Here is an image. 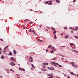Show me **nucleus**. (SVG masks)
<instances>
[{
	"instance_id": "nucleus-19",
	"label": "nucleus",
	"mask_w": 78,
	"mask_h": 78,
	"mask_svg": "<svg viewBox=\"0 0 78 78\" xmlns=\"http://www.w3.org/2000/svg\"><path fill=\"white\" fill-rule=\"evenodd\" d=\"M48 5H52V2H49L48 3Z\"/></svg>"
},
{
	"instance_id": "nucleus-64",
	"label": "nucleus",
	"mask_w": 78,
	"mask_h": 78,
	"mask_svg": "<svg viewBox=\"0 0 78 78\" xmlns=\"http://www.w3.org/2000/svg\"><path fill=\"white\" fill-rule=\"evenodd\" d=\"M18 66H20V64H18Z\"/></svg>"
},
{
	"instance_id": "nucleus-52",
	"label": "nucleus",
	"mask_w": 78,
	"mask_h": 78,
	"mask_svg": "<svg viewBox=\"0 0 78 78\" xmlns=\"http://www.w3.org/2000/svg\"><path fill=\"white\" fill-rule=\"evenodd\" d=\"M17 77L18 78H20V76H17Z\"/></svg>"
},
{
	"instance_id": "nucleus-35",
	"label": "nucleus",
	"mask_w": 78,
	"mask_h": 78,
	"mask_svg": "<svg viewBox=\"0 0 78 78\" xmlns=\"http://www.w3.org/2000/svg\"><path fill=\"white\" fill-rule=\"evenodd\" d=\"M73 45V43H71L70 44V46H72V45Z\"/></svg>"
},
{
	"instance_id": "nucleus-17",
	"label": "nucleus",
	"mask_w": 78,
	"mask_h": 78,
	"mask_svg": "<svg viewBox=\"0 0 78 78\" xmlns=\"http://www.w3.org/2000/svg\"><path fill=\"white\" fill-rule=\"evenodd\" d=\"M37 41H39V42H42V40L39 39H37Z\"/></svg>"
},
{
	"instance_id": "nucleus-39",
	"label": "nucleus",
	"mask_w": 78,
	"mask_h": 78,
	"mask_svg": "<svg viewBox=\"0 0 78 78\" xmlns=\"http://www.w3.org/2000/svg\"><path fill=\"white\" fill-rule=\"evenodd\" d=\"M52 51H56V49H53L52 50Z\"/></svg>"
},
{
	"instance_id": "nucleus-27",
	"label": "nucleus",
	"mask_w": 78,
	"mask_h": 78,
	"mask_svg": "<svg viewBox=\"0 0 78 78\" xmlns=\"http://www.w3.org/2000/svg\"><path fill=\"white\" fill-rule=\"evenodd\" d=\"M33 23V22H29V23H30V24H32Z\"/></svg>"
},
{
	"instance_id": "nucleus-43",
	"label": "nucleus",
	"mask_w": 78,
	"mask_h": 78,
	"mask_svg": "<svg viewBox=\"0 0 78 78\" xmlns=\"http://www.w3.org/2000/svg\"><path fill=\"white\" fill-rule=\"evenodd\" d=\"M0 41H3V40H2V39H0Z\"/></svg>"
},
{
	"instance_id": "nucleus-47",
	"label": "nucleus",
	"mask_w": 78,
	"mask_h": 78,
	"mask_svg": "<svg viewBox=\"0 0 78 78\" xmlns=\"http://www.w3.org/2000/svg\"><path fill=\"white\" fill-rule=\"evenodd\" d=\"M39 27H40V28H41V27H42V25H40Z\"/></svg>"
},
{
	"instance_id": "nucleus-21",
	"label": "nucleus",
	"mask_w": 78,
	"mask_h": 78,
	"mask_svg": "<svg viewBox=\"0 0 78 78\" xmlns=\"http://www.w3.org/2000/svg\"><path fill=\"white\" fill-rule=\"evenodd\" d=\"M10 59H11V60H12V61H13L14 60V58H13V57L11 58Z\"/></svg>"
},
{
	"instance_id": "nucleus-32",
	"label": "nucleus",
	"mask_w": 78,
	"mask_h": 78,
	"mask_svg": "<svg viewBox=\"0 0 78 78\" xmlns=\"http://www.w3.org/2000/svg\"><path fill=\"white\" fill-rule=\"evenodd\" d=\"M54 53V52H53V51H51V53Z\"/></svg>"
},
{
	"instance_id": "nucleus-26",
	"label": "nucleus",
	"mask_w": 78,
	"mask_h": 78,
	"mask_svg": "<svg viewBox=\"0 0 78 78\" xmlns=\"http://www.w3.org/2000/svg\"><path fill=\"white\" fill-rule=\"evenodd\" d=\"M9 55L10 56L12 55V53L10 52V53L9 54Z\"/></svg>"
},
{
	"instance_id": "nucleus-1",
	"label": "nucleus",
	"mask_w": 78,
	"mask_h": 78,
	"mask_svg": "<svg viewBox=\"0 0 78 78\" xmlns=\"http://www.w3.org/2000/svg\"><path fill=\"white\" fill-rule=\"evenodd\" d=\"M71 64H72L73 66L74 67H78L77 66H75V63L73 62H71Z\"/></svg>"
},
{
	"instance_id": "nucleus-10",
	"label": "nucleus",
	"mask_w": 78,
	"mask_h": 78,
	"mask_svg": "<svg viewBox=\"0 0 78 78\" xmlns=\"http://www.w3.org/2000/svg\"><path fill=\"white\" fill-rule=\"evenodd\" d=\"M50 76V77H48V78H53V75H52Z\"/></svg>"
},
{
	"instance_id": "nucleus-29",
	"label": "nucleus",
	"mask_w": 78,
	"mask_h": 78,
	"mask_svg": "<svg viewBox=\"0 0 78 78\" xmlns=\"http://www.w3.org/2000/svg\"><path fill=\"white\" fill-rule=\"evenodd\" d=\"M31 66H32V67H34V68H35V67H34V65H33V64H32L31 65Z\"/></svg>"
},
{
	"instance_id": "nucleus-6",
	"label": "nucleus",
	"mask_w": 78,
	"mask_h": 78,
	"mask_svg": "<svg viewBox=\"0 0 78 78\" xmlns=\"http://www.w3.org/2000/svg\"><path fill=\"white\" fill-rule=\"evenodd\" d=\"M41 70L42 71H44V72H46V71H47V69H42Z\"/></svg>"
},
{
	"instance_id": "nucleus-44",
	"label": "nucleus",
	"mask_w": 78,
	"mask_h": 78,
	"mask_svg": "<svg viewBox=\"0 0 78 78\" xmlns=\"http://www.w3.org/2000/svg\"><path fill=\"white\" fill-rule=\"evenodd\" d=\"M16 61V59H14L12 61Z\"/></svg>"
},
{
	"instance_id": "nucleus-41",
	"label": "nucleus",
	"mask_w": 78,
	"mask_h": 78,
	"mask_svg": "<svg viewBox=\"0 0 78 78\" xmlns=\"http://www.w3.org/2000/svg\"><path fill=\"white\" fill-rule=\"evenodd\" d=\"M43 68H46V67H45V66H43Z\"/></svg>"
},
{
	"instance_id": "nucleus-53",
	"label": "nucleus",
	"mask_w": 78,
	"mask_h": 78,
	"mask_svg": "<svg viewBox=\"0 0 78 78\" xmlns=\"http://www.w3.org/2000/svg\"><path fill=\"white\" fill-rule=\"evenodd\" d=\"M49 2H52V1H48Z\"/></svg>"
},
{
	"instance_id": "nucleus-63",
	"label": "nucleus",
	"mask_w": 78,
	"mask_h": 78,
	"mask_svg": "<svg viewBox=\"0 0 78 78\" xmlns=\"http://www.w3.org/2000/svg\"><path fill=\"white\" fill-rule=\"evenodd\" d=\"M77 76V77H78V75L77 74V75H76Z\"/></svg>"
},
{
	"instance_id": "nucleus-5",
	"label": "nucleus",
	"mask_w": 78,
	"mask_h": 78,
	"mask_svg": "<svg viewBox=\"0 0 78 78\" xmlns=\"http://www.w3.org/2000/svg\"><path fill=\"white\" fill-rule=\"evenodd\" d=\"M19 69L20 70H23V71H25V69H24L23 68H19Z\"/></svg>"
},
{
	"instance_id": "nucleus-45",
	"label": "nucleus",
	"mask_w": 78,
	"mask_h": 78,
	"mask_svg": "<svg viewBox=\"0 0 78 78\" xmlns=\"http://www.w3.org/2000/svg\"><path fill=\"white\" fill-rule=\"evenodd\" d=\"M71 33H73V30H72L71 31Z\"/></svg>"
},
{
	"instance_id": "nucleus-30",
	"label": "nucleus",
	"mask_w": 78,
	"mask_h": 78,
	"mask_svg": "<svg viewBox=\"0 0 78 78\" xmlns=\"http://www.w3.org/2000/svg\"><path fill=\"white\" fill-rule=\"evenodd\" d=\"M74 37L75 38H76V39H78V37L76 36H74Z\"/></svg>"
},
{
	"instance_id": "nucleus-57",
	"label": "nucleus",
	"mask_w": 78,
	"mask_h": 78,
	"mask_svg": "<svg viewBox=\"0 0 78 78\" xmlns=\"http://www.w3.org/2000/svg\"><path fill=\"white\" fill-rule=\"evenodd\" d=\"M30 11H33V10L32 9H30Z\"/></svg>"
},
{
	"instance_id": "nucleus-22",
	"label": "nucleus",
	"mask_w": 78,
	"mask_h": 78,
	"mask_svg": "<svg viewBox=\"0 0 78 78\" xmlns=\"http://www.w3.org/2000/svg\"><path fill=\"white\" fill-rule=\"evenodd\" d=\"M58 67H62V66H61V65H59L58 64Z\"/></svg>"
},
{
	"instance_id": "nucleus-20",
	"label": "nucleus",
	"mask_w": 78,
	"mask_h": 78,
	"mask_svg": "<svg viewBox=\"0 0 78 78\" xmlns=\"http://www.w3.org/2000/svg\"><path fill=\"white\" fill-rule=\"evenodd\" d=\"M78 30V27H76L75 29L74 30L75 31H76V30Z\"/></svg>"
},
{
	"instance_id": "nucleus-37",
	"label": "nucleus",
	"mask_w": 78,
	"mask_h": 78,
	"mask_svg": "<svg viewBox=\"0 0 78 78\" xmlns=\"http://www.w3.org/2000/svg\"><path fill=\"white\" fill-rule=\"evenodd\" d=\"M51 45H49V46H48V48H51Z\"/></svg>"
},
{
	"instance_id": "nucleus-16",
	"label": "nucleus",
	"mask_w": 78,
	"mask_h": 78,
	"mask_svg": "<svg viewBox=\"0 0 78 78\" xmlns=\"http://www.w3.org/2000/svg\"><path fill=\"white\" fill-rule=\"evenodd\" d=\"M51 29H52V31H55V29L53 27H51Z\"/></svg>"
},
{
	"instance_id": "nucleus-11",
	"label": "nucleus",
	"mask_w": 78,
	"mask_h": 78,
	"mask_svg": "<svg viewBox=\"0 0 78 78\" xmlns=\"http://www.w3.org/2000/svg\"><path fill=\"white\" fill-rule=\"evenodd\" d=\"M69 36V35H66L65 37V39H67L68 37Z\"/></svg>"
},
{
	"instance_id": "nucleus-34",
	"label": "nucleus",
	"mask_w": 78,
	"mask_h": 78,
	"mask_svg": "<svg viewBox=\"0 0 78 78\" xmlns=\"http://www.w3.org/2000/svg\"><path fill=\"white\" fill-rule=\"evenodd\" d=\"M76 2V0H74V1H73V3H74V2Z\"/></svg>"
},
{
	"instance_id": "nucleus-48",
	"label": "nucleus",
	"mask_w": 78,
	"mask_h": 78,
	"mask_svg": "<svg viewBox=\"0 0 78 78\" xmlns=\"http://www.w3.org/2000/svg\"><path fill=\"white\" fill-rule=\"evenodd\" d=\"M54 48H55L52 47V48L51 49H54Z\"/></svg>"
},
{
	"instance_id": "nucleus-13",
	"label": "nucleus",
	"mask_w": 78,
	"mask_h": 78,
	"mask_svg": "<svg viewBox=\"0 0 78 78\" xmlns=\"http://www.w3.org/2000/svg\"><path fill=\"white\" fill-rule=\"evenodd\" d=\"M1 58H2V59H4L5 58V57L3 56V55H2L1 57Z\"/></svg>"
},
{
	"instance_id": "nucleus-28",
	"label": "nucleus",
	"mask_w": 78,
	"mask_h": 78,
	"mask_svg": "<svg viewBox=\"0 0 78 78\" xmlns=\"http://www.w3.org/2000/svg\"><path fill=\"white\" fill-rule=\"evenodd\" d=\"M45 3V4H48V1H46Z\"/></svg>"
},
{
	"instance_id": "nucleus-61",
	"label": "nucleus",
	"mask_w": 78,
	"mask_h": 78,
	"mask_svg": "<svg viewBox=\"0 0 78 78\" xmlns=\"http://www.w3.org/2000/svg\"><path fill=\"white\" fill-rule=\"evenodd\" d=\"M61 35H63V34H61Z\"/></svg>"
},
{
	"instance_id": "nucleus-42",
	"label": "nucleus",
	"mask_w": 78,
	"mask_h": 78,
	"mask_svg": "<svg viewBox=\"0 0 78 78\" xmlns=\"http://www.w3.org/2000/svg\"><path fill=\"white\" fill-rule=\"evenodd\" d=\"M23 28H25V26L23 25Z\"/></svg>"
},
{
	"instance_id": "nucleus-46",
	"label": "nucleus",
	"mask_w": 78,
	"mask_h": 78,
	"mask_svg": "<svg viewBox=\"0 0 78 78\" xmlns=\"http://www.w3.org/2000/svg\"><path fill=\"white\" fill-rule=\"evenodd\" d=\"M27 20H24V22H27Z\"/></svg>"
},
{
	"instance_id": "nucleus-4",
	"label": "nucleus",
	"mask_w": 78,
	"mask_h": 78,
	"mask_svg": "<svg viewBox=\"0 0 78 78\" xmlns=\"http://www.w3.org/2000/svg\"><path fill=\"white\" fill-rule=\"evenodd\" d=\"M48 69L49 70H54V68L52 67L51 68H50L48 67Z\"/></svg>"
},
{
	"instance_id": "nucleus-2",
	"label": "nucleus",
	"mask_w": 78,
	"mask_h": 78,
	"mask_svg": "<svg viewBox=\"0 0 78 78\" xmlns=\"http://www.w3.org/2000/svg\"><path fill=\"white\" fill-rule=\"evenodd\" d=\"M29 59H30L31 60H29V61L30 62H33V57L31 56H30L29 58Z\"/></svg>"
},
{
	"instance_id": "nucleus-33",
	"label": "nucleus",
	"mask_w": 78,
	"mask_h": 78,
	"mask_svg": "<svg viewBox=\"0 0 78 78\" xmlns=\"http://www.w3.org/2000/svg\"><path fill=\"white\" fill-rule=\"evenodd\" d=\"M64 28V30H67V28L66 27H65Z\"/></svg>"
},
{
	"instance_id": "nucleus-18",
	"label": "nucleus",
	"mask_w": 78,
	"mask_h": 78,
	"mask_svg": "<svg viewBox=\"0 0 78 78\" xmlns=\"http://www.w3.org/2000/svg\"><path fill=\"white\" fill-rule=\"evenodd\" d=\"M51 64H52V65L55 64V62H51Z\"/></svg>"
},
{
	"instance_id": "nucleus-23",
	"label": "nucleus",
	"mask_w": 78,
	"mask_h": 78,
	"mask_svg": "<svg viewBox=\"0 0 78 78\" xmlns=\"http://www.w3.org/2000/svg\"><path fill=\"white\" fill-rule=\"evenodd\" d=\"M31 31H32V32H33V30L32 29H30L29 30V32H31Z\"/></svg>"
},
{
	"instance_id": "nucleus-7",
	"label": "nucleus",
	"mask_w": 78,
	"mask_h": 78,
	"mask_svg": "<svg viewBox=\"0 0 78 78\" xmlns=\"http://www.w3.org/2000/svg\"><path fill=\"white\" fill-rule=\"evenodd\" d=\"M43 65H44V66H47V65H48V63H44L43 64Z\"/></svg>"
},
{
	"instance_id": "nucleus-40",
	"label": "nucleus",
	"mask_w": 78,
	"mask_h": 78,
	"mask_svg": "<svg viewBox=\"0 0 78 78\" xmlns=\"http://www.w3.org/2000/svg\"><path fill=\"white\" fill-rule=\"evenodd\" d=\"M52 59H53V60H56V58H53Z\"/></svg>"
},
{
	"instance_id": "nucleus-55",
	"label": "nucleus",
	"mask_w": 78,
	"mask_h": 78,
	"mask_svg": "<svg viewBox=\"0 0 78 78\" xmlns=\"http://www.w3.org/2000/svg\"><path fill=\"white\" fill-rule=\"evenodd\" d=\"M18 75V76H20V75L18 74H16Z\"/></svg>"
},
{
	"instance_id": "nucleus-3",
	"label": "nucleus",
	"mask_w": 78,
	"mask_h": 78,
	"mask_svg": "<svg viewBox=\"0 0 78 78\" xmlns=\"http://www.w3.org/2000/svg\"><path fill=\"white\" fill-rule=\"evenodd\" d=\"M10 65H11V66H14V65H15V64H14L13 62H11L9 63Z\"/></svg>"
},
{
	"instance_id": "nucleus-14",
	"label": "nucleus",
	"mask_w": 78,
	"mask_h": 78,
	"mask_svg": "<svg viewBox=\"0 0 78 78\" xmlns=\"http://www.w3.org/2000/svg\"><path fill=\"white\" fill-rule=\"evenodd\" d=\"M54 37L55 39H57V37H56V35H55V34H54Z\"/></svg>"
},
{
	"instance_id": "nucleus-25",
	"label": "nucleus",
	"mask_w": 78,
	"mask_h": 78,
	"mask_svg": "<svg viewBox=\"0 0 78 78\" xmlns=\"http://www.w3.org/2000/svg\"><path fill=\"white\" fill-rule=\"evenodd\" d=\"M53 33L54 34H56V31L55 30L53 32Z\"/></svg>"
},
{
	"instance_id": "nucleus-56",
	"label": "nucleus",
	"mask_w": 78,
	"mask_h": 78,
	"mask_svg": "<svg viewBox=\"0 0 78 78\" xmlns=\"http://www.w3.org/2000/svg\"><path fill=\"white\" fill-rule=\"evenodd\" d=\"M10 70L11 71H12V69H10Z\"/></svg>"
},
{
	"instance_id": "nucleus-58",
	"label": "nucleus",
	"mask_w": 78,
	"mask_h": 78,
	"mask_svg": "<svg viewBox=\"0 0 78 78\" xmlns=\"http://www.w3.org/2000/svg\"><path fill=\"white\" fill-rule=\"evenodd\" d=\"M70 30H72V27L70 28Z\"/></svg>"
},
{
	"instance_id": "nucleus-8",
	"label": "nucleus",
	"mask_w": 78,
	"mask_h": 78,
	"mask_svg": "<svg viewBox=\"0 0 78 78\" xmlns=\"http://www.w3.org/2000/svg\"><path fill=\"white\" fill-rule=\"evenodd\" d=\"M9 45L6 46L4 48V50H6V48L8 47Z\"/></svg>"
},
{
	"instance_id": "nucleus-49",
	"label": "nucleus",
	"mask_w": 78,
	"mask_h": 78,
	"mask_svg": "<svg viewBox=\"0 0 78 78\" xmlns=\"http://www.w3.org/2000/svg\"><path fill=\"white\" fill-rule=\"evenodd\" d=\"M62 47H66V46H62Z\"/></svg>"
},
{
	"instance_id": "nucleus-50",
	"label": "nucleus",
	"mask_w": 78,
	"mask_h": 78,
	"mask_svg": "<svg viewBox=\"0 0 78 78\" xmlns=\"http://www.w3.org/2000/svg\"><path fill=\"white\" fill-rule=\"evenodd\" d=\"M48 49H47V50H46V51L47 52H48Z\"/></svg>"
},
{
	"instance_id": "nucleus-59",
	"label": "nucleus",
	"mask_w": 78,
	"mask_h": 78,
	"mask_svg": "<svg viewBox=\"0 0 78 78\" xmlns=\"http://www.w3.org/2000/svg\"><path fill=\"white\" fill-rule=\"evenodd\" d=\"M2 50V48H0V50Z\"/></svg>"
},
{
	"instance_id": "nucleus-54",
	"label": "nucleus",
	"mask_w": 78,
	"mask_h": 78,
	"mask_svg": "<svg viewBox=\"0 0 78 78\" xmlns=\"http://www.w3.org/2000/svg\"><path fill=\"white\" fill-rule=\"evenodd\" d=\"M62 59H64V58H62Z\"/></svg>"
},
{
	"instance_id": "nucleus-31",
	"label": "nucleus",
	"mask_w": 78,
	"mask_h": 78,
	"mask_svg": "<svg viewBox=\"0 0 78 78\" xmlns=\"http://www.w3.org/2000/svg\"><path fill=\"white\" fill-rule=\"evenodd\" d=\"M51 75L50 74H48L47 75V76H50Z\"/></svg>"
},
{
	"instance_id": "nucleus-12",
	"label": "nucleus",
	"mask_w": 78,
	"mask_h": 78,
	"mask_svg": "<svg viewBox=\"0 0 78 78\" xmlns=\"http://www.w3.org/2000/svg\"><path fill=\"white\" fill-rule=\"evenodd\" d=\"M58 65H59V64H58V63H55L54 64V66H58Z\"/></svg>"
},
{
	"instance_id": "nucleus-15",
	"label": "nucleus",
	"mask_w": 78,
	"mask_h": 78,
	"mask_svg": "<svg viewBox=\"0 0 78 78\" xmlns=\"http://www.w3.org/2000/svg\"><path fill=\"white\" fill-rule=\"evenodd\" d=\"M70 73H71V75H75V74L73 73V72H70Z\"/></svg>"
},
{
	"instance_id": "nucleus-9",
	"label": "nucleus",
	"mask_w": 78,
	"mask_h": 78,
	"mask_svg": "<svg viewBox=\"0 0 78 78\" xmlns=\"http://www.w3.org/2000/svg\"><path fill=\"white\" fill-rule=\"evenodd\" d=\"M13 53H14V55H16V53H17V52H16V50H14L13 51Z\"/></svg>"
},
{
	"instance_id": "nucleus-60",
	"label": "nucleus",
	"mask_w": 78,
	"mask_h": 78,
	"mask_svg": "<svg viewBox=\"0 0 78 78\" xmlns=\"http://www.w3.org/2000/svg\"><path fill=\"white\" fill-rule=\"evenodd\" d=\"M1 53H2V52L0 51V55L1 54Z\"/></svg>"
},
{
	"instance_id": "nucleus-24",
	"label": "nucleus",
	"mask_w": 78,
	"mask_h": 78,
	"mask_svg": "<svg viewBox=\"0 0 78 78\" xmlns=\"http://www.w3.org/2000/svg\"><path fill=\"white\" fill-rule=\"evenodd\" d=\"M56 2H57V3H60V1H59L58 0H56Z\"/></svg>"
},
{
	"instance_id": "nucleus-62",
	"label": "nucleus",
	"mask_w": 78,
	"mask_h": 78,
	"mask_svg": "<svg viewBox=\"0 0 78 78\" xmlns=\"http://www.w3.org/2000/svg\"><path fill=\"white\" fill-rule=\"evenodd\" d=\"M68 78H70V77L68 76Z\"/></svg>"
},
{
	"instance_id": "nucleus-36",
	"label": "nucleus",
	"mask_w": 78,
	"mask_h": 78,
	"mask_svg": "<svg viewBox=\"0 0 78 78\" xmlns=\"http://www.w3.org/2000/svg\"><path fill=\"white\" fill-rule=\"evenodd\" d=\"M72 51H74V52H75V51H76V50H72Z\"/></svg>"
},
{
	"instance_id": "nucleus-51",
	"label": "nucleus",
	"mask_w": 78,
	"mask_h": 78,
	"mask_svg": "<svg viewBox=\"0 0 78 78\" xmlns=\"http://www.w3.org/2000/svg\"><path fill=\"white\" fill-rule=\"evenodd\" d=\"M68 62V61H65V62Z\"/></svg>"
},
{
	"instance_id": "nucleus-38",
	"label": "nucleus",
	"mask_w": 78,
	"mask_h": 78,
	"mask_svg": "<svg viewBox=\"0 0 78 78\" xmlns=\"http://www.w3.org/2000/svg\"><path fill=\"white\" fill-rule=\"evenodd\" d=\"M76 53H78V51H76L75 52Z\"/></svg>"
}]
</instances>
